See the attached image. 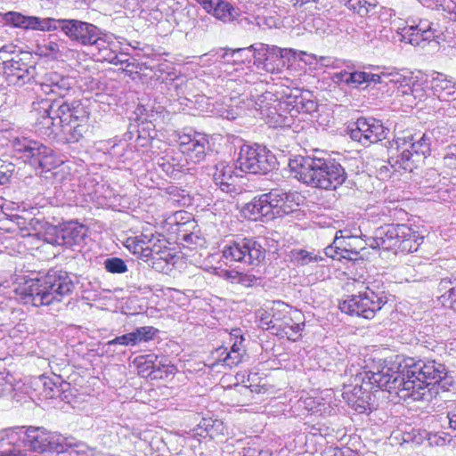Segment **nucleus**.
<instances>
[{"instance_id":"nucleus-1","label":"nucleus","mask_w":456,"mask_h":456,"mask_svg":"<svg viewBox=\"0 0 456 456\" xmlns=\"http://www.w3.org/2000/svg\"><path fill=\"white\" fill-rule=\"evenodd\" d=\"M399 367L384 365L377 371H356L354 383L344 385L342 397L359 413L371 411L373 388L387 391L403 401L426 400L431 396V389L445 378L447 372L444 364L436 361H417L409 359L402 370Z\"/></svg>"},{"instance_id":"nucleus-2","label":"nucleus","mask_w":456,"mask_h":456,"mask_svg":"<svg viewBox=\"0 0 456 456\" xmlns=\"http://www.w3.org/2000/svg\"><path fill=\"white\" fill-rule=\"evenodd\" d=\"M43 88L45 94L59 98L44 109L37 122V130L47 136L61 133L69 143L78 142L88 129L89 110L79 100L69 102L65 99L75 93L73 78L52 72L45 76Z\"/></svg>"},{"instance_id":"nucleus-3","label":"nucleus","mask_w":456,"mask_h":456,"mask_svg":"<svg viewBox=\"0 0 456 456\" xmlns=\"http://www.w3.org/2000/svg\"><path fill=\"white\" fill-rule=\"evenodd\" d=\"M289 167L303 183L322 190H337L347 179L344 167L330 154L296 156L289 159Z\"/></svg>"},{"instance_id":"nucleus-4","label":"nucleus","mask_w":456,"mask_h":456,"mask_svg":"<svg viewBox=\"0 0 456 456\" xmlns=\"http://www.w3.org/2000/svg\"><path fill=\"white\" fill-rule=\"evenodd\" d=\"M75 289L71 275L63 270L50 269L46 273L20 284L15 292L25 305L51 306L69 297Z\"/></svg>"},{"instance_id":"nucleus-5","label":"nucleus","mask_w":456,"mask_h":456,"mask_svg":"<svg viewBox=\"0 0 456 456\" xmlns=\"http://www.w3.org/2000/svg\"><path fill=\"white\" fill-rule=\"evenodd\" d=\"M1 434V439H7L8 444H15L22 435L23 444L37 452L61 453L72 446L67 437L56 432L48 431L43 427H13L4 429Z\"/></svg>"},{"instance_id":"nucleus-6","label":"nucleus","mask_w":456,"mask_h":456,"mask_svg":"<svg viewBox=\"0 0 456 456\" xmlns=\"http://www.w3.org/2000/svg\"><path fill=\"white\" fill-rule=\"evenodd\" d=\"M431 138L427 134H423L418 140L411 133L403 136L397 135L390 142L391 151L395 150V153L388 159L389 165L399 171L401 169L412 172L424 164L425 159L431 152Z\"/></svg>"},{"instance_id":"nucleus-7","label":"nucleus","mask_w":456,"mask_h":456,"mask_svg":"<svg viewBox=\"0 0 456 456\" xmlns=\"http://www.w3.org/2000/svg\"><path fill=\"white\" fill-rule=\"evenodd\" d=\"M297 194L282 189H273L267 193L255 197L242 208L243 216L250 220L273 219L276 216L292 211V203Z\"/></svg>"},{"instance_id":"nucleus-8","label":"nucleus","mask_w":456,"mask_h":456,"mask_svg":"<svg viewBox=\"0 0 456 456\" xmlns=\"http://www.w3.org/2000/svg\"><path fill=\"white\" fill-rule=\"evenodd\" d=\"M13 151L20 154L24 162L28 163L34 168L45 171L58 167L62 160H59L54 151L40 142L27 137H14L11 141Z\"/></svg>"},{"instance_id":"nucleus-9","label":"nucleus","mask_w":456,"mask_h":456,"mask_svg":"<svg viewBox=\"0 0 456 456\" xmlns=\"http://www.w3.org/2000/svg\"><path fill=\"white\" fill-rule=\"evenodd\" d=\"M13 151L20 154L24 162L28 163L34 168L45 171L58 167L62 160H59L54 151L40 142L27 137H14L11 141Z\"/></svg>"},{"instance_id":"nucleus-10","label":"nucleus","mask_w":456,"mask_h":456,"mask_svg":"<svg viewBox=\"0 0 456 456\" xmlns=\"http://www.w3.org/2000/svg\"><path fill=\"white\" fill-rule=\"evenodd\" d=\"M387 302L384 291H374L369 286L339 303L342 313L352 316L372 319Z\"/></svg>"},{"instance_id":"nucleus-11","label":"nucleus","mask_w":456,"mask_h":456,"mask_svg":"<svg viewBox=\"0 0 456 456\" xmlns=\"http://www.w3.org/2000/svg\"><path fill=\"white\" fill-rule=\"evenodd\" d=\"M265 248L253 237H235L223 249V257L231 262L257 266L265 258Z\"/></svg>"},{"instance_id":"nucleus-12","label":"nucleus","mask_w":456,"mask_h":456,"mask_svg":"<svg viewBox=\"0 0 456 456\" xmlns=\"http://www.w3.org/2000/svg\"><path fill=\"white\" fill-rule=\"evenodd\" d=\"M237 167L242 172L265 175L273 170L278 162L275 156L265 146L243 144L236 160Z\"/></svg>"},{"instance_id":"nucleus-13","label":"nucleus","mask_w":456,"mask_h":456,"mask_svg":"<svg viewBox=\"0 0 456 456\" xmlns=\"http://www.w3.org/2000/svg\"><path fill=\"white\" fill-rule=\"evenodd\" d=\"M247 106L259 111L261 118L271 126H289L286 122L287 118L279 113L280 110H287L285 99L283 101L278 100L270 92L263 94L257 100L249 99Z\"/></svg>"},{"instance_id":"nucleus-14","label":"nucleus","mask_w":456,"mask_h":456,"mask_svg":"<svg viewBox=\"0 0 456 456\" xmlns=\"http://www.w3.org/2000/svg\"><path fill=\"white\" fill-rule=\"evenodd\" d=\"M70 40L83 45H100L98 42L103 32L95 25L78 20H61L58 25Z\"/></svg>"},{"instance_id":"nucleus-15","label":"nucleus","mask_w":456,"mask_h":456,"mask_svg":"<svg viewBox=\"0 0 456 456\" xmlns=\"http://www.w3.org/2000/svg\"><path fill=\"white\" fill-rule=\"evenodd\" d=\"M354 126L350 129L351 138L364 146L382 141L389 131L380 120L374 118L361 117Z\"/></svg>"},{"instance_id":"nucleus-16","label":"nucleus","mask_w":456,"mask_h":456,"mask_svg":"<svg viewBox=\"0 0 456 456\" xmlns=\"http://www.w3.org/2000/svg\"><path fill=\"white\" fill-rule=\"evenodd\" d=\"M177 143L186 163L194 164L202 162L209 151L208 138L200 133L178 134Z\"/></svg>"},{"instance_id":"nucleus-17","label":"nucleus","mask_w":456,"mask_h":456,"mask_svg":"<svg viewBox=\"0 0 456 456\" xmlns=\"http://www.w3.org/2000/svg\"><path fill=\"white\" fill-rule=\"evenodd\" d=\"M437 32L432 22L428 20H420L418 23L413 22L400 28L399 34L402 41L413 46L424 48L438 37Z\"/></svg>"},{"instance_id":"nucleus-18","label":"nucleus","mask_w":456,"mask_h":456,"mask_svg":"<svg viewBox=\"0 0 456 456\" xmlns=\"http://www.w3.org/2000/svg\"><path fill=\"white\" fill-rule=\"evenodd\" d=\"M35 69L22 59H12L4 61V73L9 86H22L34 77Z\"/></svg>"},{"instance_id":"nucleus-19","label":"nucleus","mask_w":456,"mask_h":456,"mask_svg":"<svg viewBox=\"0 0 456 456\" xmlns=\"http://www.w3.org/2000/svg\"><path fill=\"white\" fill-rule=\"evenodd\" d=\"M395 227L400 232H398V236H395L394 240V252L408 254L417 251L423 243L424 237L407 224H397Z\"/></svg>"},{"instance_id":"nucleus-20","label":"nucleus","mask_w":456,"mask_h":456,"mask_svg":"<svg viewBox=\"0 0 456 456\" xmlns=\"http://www.w3.org/2000/svg\"><path fill=\"white\" fill-rule=\"evenodd\" d=\"M87 233V228L75 221L67 222L56 232V242L67 248L80 246Z\"/></svg>"},{"instance_id":"nucleus-21","label":"nucleus","mask_w":456,"mask_h":456,"mask_svg":"<svg viewBox=\"0 0 456 456\" xmlns=\"http://www.w3.org/2000/svg\"><path fill=\"white\" fill-rule=\"evenodd\" d=\"M102 44L100 45H93L97 50V53L94 55L97 57L99 61H107L109 63H112L114 65L118 64H126L128 67L130 64L128 63V59L126 55L124 53H118L115 39L112 36L107 35L103 33L98 42Z\"/></svg>"},{"instance_id":"nucleus-22","label":"nucleus","mask_w":456,"mask_h":456,"mask_svg":"<svg viewBox=\"0 0 456 456\" xmlns=\"http://www.w3.org/2000/svg\"><path fill=\"white\" fill-rule=\"evenodd\" d=\"M430 87L440 101L455 102L456 105V82L452 77L435 71L431 75Z\"/></svg>"},{"instance_id":"nucleus-23","label":"nucleus","mask_w":456,"mask_h":456,"mask_svg":"<svg viewBox=\"0 0 456 456\" xmlns=\"http://www.w3.org/2000/svg\"><path fill=\"white\" fill-rule=\"evenodd\" d=\"M395 226V224H385L377 228L373 236L367 237L364 235V245L371 248H383L394 251V240L395 236H398L399 232Z\"/></svg>"},{"instance_id":"nucleus-24","label":"nucleus","mask_w":456,"mask_h":456,"mask_svg":"<svg viewBox=\"0 0 456 456\" xmlns=\"http://www.w3.org/2000/svg\"><path fill=\"white\" fill-rule=\"evenodd\" d=\"M213 181L220 190L227 194H238L236 184L237 176L234 175L233 167L224 163H218L215 167Z\"/></svg>"},{"instance_id":"nucleus-25","label":"nucleus","mask_w":456,"mask_h":456,"mask_svg":"<svg viewBox=\"0 0 456 456\" xmlns=\"http://www.w3.org/2000/svg\"><path fill=\"white\" fill-rule=\"evenodd\" d=\"M286 110H288L290 117L293 118L298 113H312L317 110V103L310 98L307 92L305 94L296 90L285 98Z\"/></svg>"},{"instance_id":"nucleus-26","label":"nucleus","mask_w":456,"mask_h":456,"mask_svg":"<svg viewBox=\"0 0 456 456\" xmlns=\"http://www.w3.org/2000/svg\"><path fill=\"white\" fill-rule=\"evenodd\" d=\"M157 164L159 168L171 177H175L179 173L188 169L187 163L181 151L175 152L174 150L166 151L164 155L158 158Z\"/></svg>"},{"instance_id":"nucleus-27","label":"nucleus","mask_w":456,"mask_h":456,"mask_svg":"<svg viewBox=\"0 0 456 456\" xmlns=\"http://www.w3.org/2000/svg\"><path fill=\"white\" fill-rule=\"evenodd\" d=\"M305 327L304 315L302 312L292 309L289 316H287L284 322L278 324L276 328L281 331L288 339L296 341L301 335L300 332Z\"/></svg>"},{"instance_id":"nucleus-28","label":"nucleus","mask_w":456,"mask_h":456,"mask_svg":"<svg viewBox=\"0 0 456 456\" xmlns=\"http://www.w3.org/2000/svg\"><path fill=\"white\" fill-rule=\"evenodd\" d=\"M437 290L440 293L438 299L441 304L456 311V272L442 278Z\"/></svg>"},{"instance_id":"nucleus-29","label":"nucleus","mask_w":456,"mask_h":456,"mask_svg":"<svg viewBox=\"0 0 456 456\" xmlns=\"http://www.w3.org/2000/svg\"><path fill=\"white\" fill-rule=\"evenodd\" d=\"M293 308L282 301H274L267 317H262L261 325L265 329L277 328L278 324L284 322L285 318L289 315Z\"/></svg>"},{"instance_id":"nucleus-30","label":"nucleus","mask_w":456,"mask_h":456,"mask_svg":"<svg viewBox=\"0 0 456 456\" xmlns=\"http://www.w3.org/2000/svg\"><path fill=\"white\" fill-rule=\"evenodd\" d=\"M173 259L169 248L164 245L159 248H152L151 254L142 261L158 272L165 273L169 270V262Z\"/></svg>"},{"instance_id":"nucleus-31","label":"nucleus","mask_w":456,"mask_h":456,"mask_svg":"<svg viewBox=\"0 0 456 456\" xmlns=\"http://www.w3.org/2000/svg\"><path fill=\"white\" fill-rule=\"evenodd\" d=\"M154 134H151L149 125H142L139 127L136 126H130L128 131L124 134L125 140H133L134 134H136L135 138V147L136 148H145L150 145H152L156 141L154 140V136L156 132L153 131Z\"/></svg>"},{"instance_id":"nucleus-32","label":"nucleus","mask_w":456,"mask_h":456,"mask_svg":"<svg viewBox=\"0 0 456 456\" xmlns=\"http://www.w3.org/2000/svg\"><path fill=\"white\" fill-rule=\"evenodd\" d=\"M195 428V434L203 438L216 439L224 433V423L219 419H202Z\"/></svg>"},{"instance_id":"nucleus-33","label":"nucleus","mask_w":456,"mask_h":456,"mask_svg":"<svg viewBox=\"0 0 456 456\" xmlns=\"http://www.w3.org/2000/svg\"><path fill=\"white\" fill-rule=\"evenodd\" d=\"M414 81L415 79L412 77H405L397 72L392 74L390 78V82L397 86L396 96L402 97L403 102L408 106H411V98L412 97L411 90L413 88L411 85H414Z\"/></svg>"},{"instance_id":"nucleus-34","label":"nucleus","mask_w":456,"mask_h":456,"mask_svg":"<svg viewBox=\"0 0 456 456\" xmlns=\"http://www.w3.org/2000/svg\"><path fill=\"white\" fill-rule=\"evenodd\" d=\"M65 49V43L60 40H53L51 37L44 39L41 44L37 46V52L39 55L53 60L62 57Z\"/></svg>"},{"instance_id":"nucleus-35","label":"nucleus","mask_w":456,"mask_h":456,"mask_svg":"<svg viewBox=\"0 0 456 456\" xmlns=\"http://www.w3.org/2000/svg\"><path fill=\"white\" fill-rule=\"evenodd\" d=\"M343 241L342 243L345 245V259L354 260L357 258L361 250L365 248V246L362 243V240L359 239L357 235H353L351 232L345 230L343 231Z\"/></svg>"},{"instance_id":"nucleus-36","label":"nucleus","mask_w":456,"mask_h":456,"mask_svg":"<svg viewBox=\"0 0 456 456\" xmlns=\"http://www.w3.org/2000/svg\"><path fill=\"white\" fill-rule=\"evenodd\" d=\"M285 49H281L278 46L272 45L268 53V61L262 66V69L269 73H278L285 66V61L283 52Z\"/></svg>"},{"instance_id":"nucleus-37","label":"nucleus","mask_w":456,"mask_h":456,"mask_svg":"<svg viewBox=\"0 0 456 456\" xmlns=\"http://www.w3.org/2000/svg\"><path fill=\"white\" fill-rule=\"evenodd\" d=\"M59 23L60 20L53 18H40L37 16H28L25 29L53 31L59 29Z\"/></svg>"},{"instance_id":"nucleus-38","label":"nucleus","mask_w":456,"mask_h":456,"mask_svg":"<svg viewBox=\"0 0 456 456\" xmlns=\"http://www.w3.org/2000/svg\"><path fill=\"white\" fill-rule=\"evenodd\" d=\"M240 15V12L232 4L224 0H219L213 16L224 23L232 22Z\"/></svg>"},{"instance_id":"nucleus-39","label":"nucleus","mask_w":456,"mask_h":456,"mask_svg":"<svg viewBox=\"0 0 456 456\" xmlns=\"http://www.w3.org/2000/svg\"><path fill=\"white\" fill-rule=\"evenodd\" d=\"M152 379L167 378L169 374H173L175 370V367L164 356L156 355V360L152 359Z\"/></svg>"},{"instance_id":"nucleus-40","label":"nucleus","mask_w":456,"mask_h":456,"mask_svg":"<svg viewBox=\"0 0 456 456\" xmlns=\"http://www.w3.org/2000/svg\"><path fill=\"white\" fill-rule=\"evenodd\" d=\"M219 358L216 360V365L222 363L224 366L232 369V367L237 366L239 363L242 362L243 354L238 353V351H229L227 352V348H218L216 350Z\"/></svg>"},{"instance_id":"nucleus-41","label":"nucleus","mask_w":456,"mask_h":456,"mask_svg":"<svg viewBox=\"0 0 456 456\" xmlns=\"http://www.w3.org/2000/svg\"><path fill=\"white\" fill-rule=\"evenodd\" d=\"M152 359L156 360V354H151L145 355H139L135 357V359L134 360V363L137 368L138 374L141 377L150 378L151 379H152Z\"/></svg>"},{"instance_id":"nucleus-42","label":"nucleus","mask_w":456,"mask_h":456,"mask_svg":"<svg viewBox=\"0 0 456 456\" xmlns=\"http://www.w3.org/2000/svg\"><path fill=\"white\" fill-rule=\"evenodd\" d=\"M343 233L342 230H338L336 232V236L331 245L325 248L324 252L328 257L332 259L341 260L345 259V248H342L345 245L342 243L343 241Z\"/></svg>"},{"instance_id":"nucleus-43","label":"nucleus","mask_w":456,"mask_h":456,"mask_svg":"<svg viewBox=\"0 0 456 456\" xmlns=\"http://www.w3.org/2000/svg\"><path fill=\"white\" fill-rule=\"evenodd\" d=\"M159 332V330L152 326H142L134 329L132 331L134 346L153 340Z\"/></svg>"},{"instance_id":"nucleus-44","label":"nucleus","mask_w":456,"mask_h":456,"mask_svg":"<svg viewBox=\"0 0 456 456\" xmlns=\"http://www.w3.org/2000/svg\"><path fill=\"white\" fill-rule=\"evenodd\" d=\"M124 246L134 255H138V257L143 260L151 254L152 248L144 247L140 240L134 237H128L124 241Z\"/></svg>"},{"instance_id":"nucleus-45","label":"nucleus","mask_w":456,"mask_h":456,"mask_svg":"<svg viewBox=\"0 0 456 456\" xmlns=\"http://www.w3.org/2000/svg\"><path fill=\"white\" fill-rule=\"evenodd\" d=\"M102 265L105 271L111 274H123L128 271L126 261L118 256L105 258Z\"/></svg>"},{"instance_id":"nucleus-46","label":"nucleus","mask_w":456,"mask_h":456,"mask_svg":"<svg viewBox=\"0 0 456 456\" xmlns=\"http://www.w3.org/2000/svg\"><path fill=\"white\" fill-rule=\"evenodd\" d=\"M272 45H265L263 43H256L250 45L252 49V58H254V65L258 69H262V66L265 64L266 58H268V53Z\"/></svg>"},{"instance_id":"nucleus-47","label":"nucleus","mask_w":456,"mask_h":456,"mask_svg":"<svg viewBox=\"0 0 456 456\" xmlns=\"http://www.w3.org/2000/svg\"><path fill=\"white\" fill-rule=\"evenodd\" d=\"M160 237H162L160 234H155L149 230H143L140 235L136 236L144 247L154 249L164 246L165 240Z\"/></svg>"},{"instance_id":"nucleus-48","label":"nucleus","mask_w":456,"mask_h":456,"mask_svg":"<svg viewBox=\"0 0 456 456\" xmlns=\"http://www.w3.org/2000/svg\"><path fill=\"white\" fill-rule=\"evenodd\" d=\"M292 260L297 265H306L310 263H317L320 260H322V257L314 254L313 252L298 249L292 251Z\"/></svg>"},{"instance_id":"nucleus-49","label":"nucleus","mask_w":456,"mask_h":456,"mask_svg":"<svg viewBox=\"0 0 456 456\" xmlns=\"http://www.w3.org/2000/svg\"><path fill=\"white\" fill-rule=\"evenodd\" d=\"M443 165L446 169L447 175L456 176V144L448 147L443 159Z\"/></svg>"},{"instance_id":"nucleus-50","label":"nucleus","mask_w":456,"mask_h":456,"mask_svg":"<svg viewBox=\"0 0 456 456\" xmlns=\"http://www.w3.org/2000/svg\"><path fill=\"white\" fill-rule=\"evenodd\" d=\"M348 86L351 88H367V72L350 68Z\"/></svg>"},{"instance_id":"nucleus-51","label":"nucleus","mask_w":456,"mask_h":456,"mask_svg":"<svg viewBox=\"0 0 456 456\" xmlns=\"http://www.w3.org/2000/svg\"><path fill=\"white\" fill-rule=\"evenodd\" d=\"M349 8L361 17L367 16L370 12L375 8V4H371L367 0H349Z\"/></svg>"},{"instance_id":"nucleus-52","label":"nucleus","mask_w":456,"mask_h":456,"mask_svg":"<svg viewBox=\"0 0 456 456\" xmlns=\"http://www.w3.org/2000/svg\"><path fill=\"white\" fill-rule=\"evenodd\" d=\"M27 17L20 12H8L4 13V19L7 24H11L13 27L25 29Z\"/></svg>"},{"instance_id":"nucleus-53","label":"nucleus","mask_w":456,"mask_h":456,"mask_svg":"<svg viewBox=\"0 0 456 456\" xmlns=\"http://www.w3.org/2000/svg\"><path fill=\"white\" fill-rule=\"evenodd\" d=\"M14 171V165L0 159V186L9 183Z\"/></svg>"},{"instance_id":"nucleus-54","label":"nucleus","mask_w":456,"mask_h":456,"mask_svg":"<svg viewBox=\"0 0 456 456\" xmlns=\"http://www.w3.org/2000/svg\"><path fill=\"white\" fill-rule=\"evenodd\" d=\"M118 345L123 346H134L132 331L121 336H118L106 343V346H108Z\"/></svg>"},{"instance_id":"nucleus-55","label":"nucleus","mask_w":456,"mask_h":456,"mask_svg":"<svg viewBox=\"0 0 456 456\" xmlns=\"http://www.w3.org/2000/svg\"><path fill=\"white\" fill-rule=\"evenodd\" d=\"M234 51V58L232 63H244L252 59V49L250 46L243 48H236Z\"/></svg>"},{"instance_id":"nucleus-56","label":"nucleus","mask_w":456,"mask_h":456,"mask_svg":"<svg viewBox=\"0 0 456 456\" xmlns=\"http://www.w3.org/2000/svg\"><path fill=\"white\" fill-rule=\"evenodd\" d=\"M411 88H413V90H411L412 92V97L411 98V106L413 105H417L418 102L423 101L426 97V92L422 86V85L415 80L414 81V85H411Z\"/></svg>"},{"instance_id":"nucleus-57","label":"nucleus","mask_w":456,"mask_h":456,"mask_svg":"<svg viewBox=\"0 0 456 456\" xmlns=\"http://www.w3.org/2000/svg\"><path fill=\"white\" fill-rule=\"evenodd\" d=\"M259 277L250 272H240L238 284L243 287L249 288L257 284Z\"/></svg>"},{"instance_id":"nucleus-58","label":"nucleus","mask_w":456,"mask_h":456,"mask_svg":"<svg viewBox=\"0 0 456 456\" xmlns=\"http://www.w3.org/2000/svg\"><path fill=\"white\" fill-rule=\"evenodd\" d=\"M393 73H382L381 75L367 72V87L371 84L391 83L390 78Z\"/></svg>"},{"instance_id":"nucleus-59","label":"nucleus","mask_w":456,"mask_h":456,"mask_svg":"<svg viewBox=\"0 0 456 456\" xmlns=\"http://www.w3.org/2000/svg\"><path fill=\"white\" fill-rule=\"evenodd\" d=\"M428 444L430 445L444 446L452 441L451 436L446 433H436L428 436Z\"/></svg>"},{"instance_id":"nucleus-60","label":"nucleus","mask_w":456,"mask_h":456,"mask_svg":"<svg viewBox=\"0 0 456 456\" xmlns=\"http://www.w3.org/2000/svg\"><path fill=\"white\" fill-rule=\"evenodd\" d=\"M242 107L240 106H236L235 108L232 106V105H229L227 106V108H221L219 110H218V114L224 118H226V119H235L240 114V111L242 110Z\"/></svg>"},{"instance_id":"nucleus-61","label":"nucleus","mask_w":456,"mask_h":456,"mask_svg":"<svg viewBox=\"0 0 456 456\" xmlns=\"http://www.w3.org/2000/svg\"><path fill=\"white\" fill-rule=\"evenodd\" d=\"M198 435L195 434V428L186 432L185 435H178L175 436V442L183 448L188 447L190 442H195Z\"/></svg>"},{"instance_id":"nucleus-62","label":"nucleus","mask_w":456,"mask_h":456,"mask_svg":"<svg viewBox=\"0 0 456 456\" xmlns=\"http://www.w3.org/2000/svg\"><path fill=\"white\" fill-rule=\"evenodd\" d=\"M439 182V175L436 170L431 169L426 174V177L421 182V183L424 188H436L437 183Z\"/></svg>"},{"instance_id":"nucleus-63","label":"nucleus","mask_w":456,"mask_h":456,"mask_svg":"<svg viewBox=\"0 0 456 456\" xmlns=\"http://www.w3.org/2000/svg\"><path fill=\"white\" fill-rule=\"evenodd\" d=\"M212 24V19L208 16H200L197 20L194 19L191 22V28H195L200 31H206L208 30V27Z\"/></svg>"},{"instance_id":"nucleus-64","label":"nucleus","mask_w":456,"mask_h":456,"mask_svg":"<svg viewBox=\"0 0 456 456\" xmlns=\"http://www.w3.org/2000/svg\"><path fill=\"white\" fill-rule=\"evenodd\" d=\"M350 67L347 66V69H343L339 72H335L331 76V80L338 85H346L348 86L349 82Z\"/></svg>"}]
</instances>
